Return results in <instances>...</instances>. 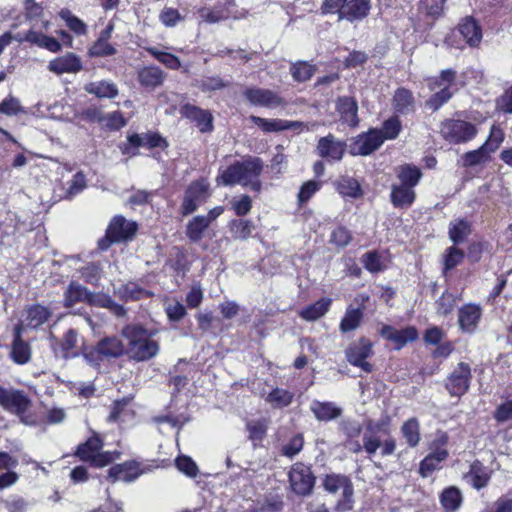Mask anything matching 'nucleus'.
Here are the masks:
<instances>
[{
  "instance_id": "obj_1",
  "label": "nucleus",
  "mask_w": 512,
  "mask_h": 512,
  "mask_svg": "<svg viewBox=\"0 0 512 512\" xmlns=\"http://www.w3.org/2000/svg\"><path fill=\"white\" fill-rule=\"evenodd\" d=\"M263 168V161L259 157L247 156L241 161L219 168L216 182L223 186L241 185L259 192L262 188L260 175Z\"/></svg>"
},
{
  "instance_id": "obj_2",
  "label": "nucleus",
  "mask_w": 512,
  "mask_h": 512,
  "mask_svg": "<svg viewBox=\"0 0 512 512\" xmlns=\"http://www.w3.org/2000/svg\"><path fill=\"white\" fill-rule=\"evenodd\" d=\"M155 333L140 324H128L122 329V336L127 341V355L137 362L154 358L159 353V344L152 337Z\"/></svg>"
},
{
  "instance_id": "obj_3",
  "label": "nucleus",
  "mask_w": 512,
  "mask_h": 512,
  "mask_svg": "<svg viewBox=\"0 0 512 512\" xmlns=\"http://www.w3.org/2000/svg\"><path fill=\"white\" fill-rule=\"evenodd\" d=\"M103 442L98 435L94 434L85 443L77 448L76 455L92 466L102 468L119 457V453L111 451H102Z\"/></svg>"
},
{
  "instance_id": "obj_4",
  "label": "nucleus",
  "mask_w": 512,
  "mask_h": 512,
  "mask_svg": "<svg viewBox=\"0 0 512 512\" xmlns=\"http://www.w3.org/2000/svg\"><path fill=\"white\" fill-rule=\"evenodd\" d=\"M456 80V71L453 69L442 70L439 77L429 79L428 86L430 90L436 91L427 101L426 106L433 111L438 110L445 103H447L452 95L453 91L451 87L454 85Z\"/></svg>"
},
{
  "instance_id": "obj_5",
  "label": "nucleus",
  "mask_w": 512,
  "mask_h": 512,
  "mask_svg": "<svg viewBox=\"0 0 512 512\" xmlns=\"http://www.w3.org/2000/svg\"><path fill=\"white\" fill-rule=\"evenodd\" d=\"M324 488L329 493L341 492V499L337 501V512H348L353 508V485L351 481L342 475H327L323 482Z\"/></svg>"
},
{
  "instance_id": "obj_6",
  "label": "nucleus",
  "mask_w": 512,
  "mask_h": 512,
  "mask_svg": "<svg viewBox=\"0 0 512 512\" xmlns=\"http://www.w3.org/2000/svg\"><path fill=\"white\" fill-rule=\"evenodd\" d=\"M440 133L449 143L460 144L472 140L477 134V128L474 124L464 120L447 119L442 122Z\"/></svg>"
},
{
  "instance_id": "obj_7",
  "label": "nucleus",
  "mask_w": 512,
  "mask_h": 512,
  "mask_svg": "<svg viewBox=\"0 0 512 512\" xmlns=\"http://www.w3.org/2000/svg\"><path fill=\"white\" fill-rule=\"evenodd\" d=\"M209 187V182L203 178L190 183L185 191L181 205L184 216L195 212L207 200L210 196Z\"/></svg>"
},
{
  "instance_id": "obj_8",
  "label": "nucleus",
  "mask_w": 512,
  "mask_h": 512,
  "mask_svg": "<svg viewBox=\"0 0 512 512\" xmlns=\"http://www.w3.org/2000/svg\"><path fill=\"white\" fill-rule=\"evenodd\" d=\"M373 354L372 343L369 339L362 337L356 342H352L345 350L347 361L355 367L360 368L366 373L373 371V366L367 359Z\"/></svg>"
},
{
  "instance_id": "obj_9",
  "label": "nucleus",
  "mask_w": 512,
  "mask_h": 512,
  "mask_svg": "<svg viewBox=\"0 0 512 512\" xmlns=\"http://www.w3.org/2000/svg\"><path fill=\"white\" fill-rule=\"evenodd\" d=\"M471 378L469 364L460 362L447 377L445 387L451 396L460 397L468 391Z\"/></svg>"
},
{
  "instance_id": "obj_10",
  "label": "nucleus",
  "mask_w": 512,
  "mask_h": 512,
  "mask_svg": "<svg viewBox=\"0 0 512 512\" xmlns=\"http://www.w3.org/2000/svg\"><path fill=\"white\" fill-rule=\"evenodd\" d=\"M243 96L253 106L273 109L284 104L283 98L277 92L270 89L259 87L247 88Z\"/></svg>"
},
{
  "instance_id": "obj_11",
  "label": "nucleus",
  "mask_w": 512,
  "mask_h": 512,
  "mask_svg": "<svg viewBox=\"0 0 512 512\" xmlns=\"http://www.w3.org/2000/svg\"><path fill=\"white\" fill-rule=\"evenodd\" d=\"M289 481L292 490L299 495H308L314 486V476L308 466L297 463L290 473Z\"/></svg>"
},
{
  "instance_id": "obj_12",
  "label": "nucleus",
  "mask_w": 512,
  "mask_h": 512,
  "mask_svg": "<svg viewBox=\"0 0 512 512\" xmlns=\"http://www.w3.org/2000/svg\"><path fill=\"white\" fill-rule=\"evenodd\" d=\"M383 144V136L377 129H371L367 133L358 135L350 145L352 155L367 156L377 150Z\"/></svg>"
},
{
  "instance_id": "obj_13",
  "label": "nucleus",
  "mask_w": 512,
  "mask_h": 512,
  "mask_svg": "<svg viewBox=\"0 0 512 512\" xmlns=\"http://www.w3.org/2000/svg\"><path fill=\"white\" fill-rule=\"evenodd\" d=\"M31 404L27 395L20 390L6 389L0 386V405L7 411L22 415Z\"/></svg>"
},
{
  "instance_id": "obj_14",
  "label": "nucleus",
  "mask_w": 512,
  "mask_h": 512,
  "mask_svg": "<svg viewBox=\"0 0 512 512\" xmlns=\"http://www.w3.org/2000/svg\"><path fill=\"white\" fill-rule=\"evenodd\" d=\"M493 475V470L485 466L480 460H474L469 470L463 474V480L473 489L480 491L486 488Z\"/></svg>"
},
{
  "instance_id": "obj_15",
  "label": "nucleus",
  "mask_w": 512,
  "mask_h": 512,
  "mask_svg": "<svg viewBox=\"0 0 512 512\" xmlns=\"http://www.w3.org/2000/svg\"><path fill=\"white\" fill-rule=\"evenodd\" d=\"M137 223L134 221L127 220L123 216H115L108 228L107 237L110 242H122L132 239L137 231Z\"/></svg>"
},
{
  "instance_id": "obj_16",
  "label": "nucleus",
  "mask_w": 512,
  "mask_h": 512,
  "mask_svg": "<svg viewBox=\"0 0 512 512\" xmlns=\"http://www.w3.org/2000/svg\"><path fill=\"white\" fill-rule=\"evenodd\" d=\"M346 144L329 134L319 139L316 150L327 161H340L345 153Z\"/></svg>"
},
{
  "instance_id": "obj_17",
  "label": "nucleus",
  "mask_w": 512,
  "mask_h": 512,
  "mask_svg": "<svg viewBox=\"0 0 512 512\" xmlns=\"http://www.w3.org/2000/svg\"><path fill=\"white\" fill-rule=\"evenodd\" d=\"M82 69L83 65L80 57L72 52L59 56L48 64V70L56 75L65 73L76 74Z\"/></svg>"
},
{
  "instance_id": "obj_18",
  "label": "nucleus",
  "mask_w": 512,
  "mask_h": 512,
  "mask_svg": "<svg viewBox=\"0 0 512 512\" xmlns=\"http://www.w3.org/2000/svg\"><path fill=\"white\" fill-rule=\"evenodd\" d=\"M380 335L394 343L395 348L399 350L407 343L415 341L418 338V331L413 326L398 330L390 325H384L380 330Z\"/></svg>"
},
{
  "instance_id": "obj_19",
  "label": "nucleus",
  "mask_w": 512,
  "mask_h": 512,
  "mask_svg": "<svg viewBox=\"0 0 512 512\" xmlns=\"http://www.w3.org/2000/svg\"><path fill=\"white\" fill-rule=\"evenodd\" d=\"M182 113L186 118L196 123L200 132L207 133L213 130V116L208 110L186 104L182 108Z\"/></svg>"
},
{
  "instance_id": "obj_20",
  "label": "nucleus",
  "mask_w": 512,
  "mask_h": 512,
  "mask_svg": "<svg viewBox=\"0 0 512 512\" xmlns=\"http://www.w3.org/2000/svg\"><path fill=\"white\" fill-rule=\"evenodd\" d=\"M142 471L139 464L135 461H128L122 464L112 466L108 471V477L113 481L133 482Z\"/></svg>"
},
{
  "instance_id": "obj_21",
  "label": "nucleus",
  "mask_w": 512,
  "mask_h": 512,
  "mask_svg": "<svg viewBox=\"0 0 512 512\" xmlns=\"http://www.w3.org/2000/svg\"><path fill=\"white\" fill-rule=\"evenodd\" d=\"M336 110L340 114V118L344 123L351 127H356L358 125V105L354 98L348 96L338 98Z\"/></svg>"
},
{
  "instance_id": "obj_22",
  "label": "nucleus",
  "mask_w": 512,
  "mask_h": 512,
  "mask_svg": "<svg viewBox=\"0 0 512 512\" xmlns=\"http://www.w3.org/2000/svg\"><path fill=\"white\" fill-rule=\"evenodd\" d=\"M448 450H436L427 454L419 464V474L423 478L431 476L435 471L441 469V464L448 458Z\"/></svg>"
},
{
  "instance_id": "obj_23",
  "label": "nucleus",
  "mask_w": 512,
  "mask_h": 512,
  "mask_svg": "<svg viewBox=\"0 0 512 512\" xmlns=\"http://www.w3.org/2000/svg\"><path fill=\"white\" fill-rule=\"evenodd\" d=\"M310 410L317 420L325 422L335 420L342 414L341 407L328 401L313 400L310 404Z\"/></svg>"
},
{
  "instance_id": "obj_24",
  "label": "nucleus",
  "mask_w": 512,
  "mask_h": 512,
  "mask_svg": "<svg viewBox=\"0 0 512 512\" xmlns=\"http://www.w3.org/2000/svg\"><path fill=\"white\" fill-rule=\"evenodd\" d=\"M371 9L370 0H347L344 9L341 10V20L350 22L365 18Z\"/></svg>"
},
{
  "instance_id": "obj_25",
  "label": "nucleus",
  "mask_w": 512,
  "mask_h": 512,
  "mask_svg": "<svg viewBox=\"0 0 512 512\" xmlns=\"http://www.w3.org/2000/svg\"><path fill=\"white\" fill-rule=\"evenodd\" d=\"M230 1H222L213 8L202 7L198 10L199 17L203 22L214 24L230 17Z\"/></svg>"
},
{
  "instance_id": "obj_26",
  "label": "nucleus",
  "mask_w": 512,
  "mask_h": 512,
  "mask_svg": "<svg viewBox=\"0 0 512 512\" xmlns=\"http://www.w3.org/2000/svg\"><path fill=\"white\" fill-rule=\"evenodd\" d=\"M392 105L397 114L407 115L415 111V98L413 93L404 88H398L392 99Z\"/></svg>"
},
{
  "instance_id": "obj_27",
  "label": "nucleus",
  "mask_w": 512,
  "mask_h": 512,
  "mask_svg": "<svg viewBox=\"0 0 512 512\" xmlns=\"http://www.w3.org/2000/svg\"><path fill=\"white\" fill-rule=\"evenodd\" d=\"M459 33L470 47H478L482 40V29L471 17L462 20L458 27Z\"/></svg>"
},
{
  "instance_id": "obj_28",
  "label": "nucleus",
  "mask_w": 512,
  "mask_h": 512,
  "mask_svg": "<svg viewBox=\"0 0 512 512\" xmlns=\"http://www.w3.org/2000/svg\"><path fill=\"white\" fill-rule=\"evenodd\" d=\"M481 308L478 305L467 304L459 310L458 321L460 328L466 332H473L481 317Z\"/></svg>"
},
{
  "instance_id": "obj_29",
  "label": "nucleus",
  "mask_w": 512,
  "mask_h": 512,
  "mask_svg": "<svg viewBox=\"0 0 512 512\" xmlns=\"http://www.w3.org/2000/svg\"><path fill=\"white\" fill-rule=\"evenodd\" d=\"M251 121L264 132H279L288 129H296L302 126L300 122H293L281 119H265L259 116H251Z\"/></svg>"
},
{
  "instance_id": "obj_30",
  "label": "nucleus",
  "mask_w": 512,
  "mask_h": 512,
  "mask_svg": "<svg viewBox=\"0 0 512 512\" xmlns=\"http://www.w3.org/2000/svg\"><path fill=\"white\" fill-rule=\"evenodd\" d=\"M416 194L413 188L401 184H394L391 188L390 199L394 207L405 209L410 207Z\"/></svg>"
},
{
  "instance_id": "obj_31",
  "label": "nucleus",
  "mask_w": 512,
  "mask_h": 512,
  "mask_svg": "<svg viewBox=\"0 0 512 512\" xmlns=\"http://www.w3.org/2000/svg\"><path fill=\"white\" fill-rule=\"evenodd\" d=\"M439 500L445 512H455L463 503V495L458 487L449 486L441 492Z\"/></svg>"
},
{
  "instance_id": "obj_32",
  "label": "nucleus",
  "mask_w": 512,
  "mask_h": 512,
  "mask_svg": "<svg viewBox=\"0 0 512 512\" xmlns=\"http://www.w3.org/2000/svg\"><path fill=\"white\" fill-rule=\"evenodd\" d=\"M85 91L98 98H115L118 95L117 85L109 80L90 82L85 85Z\"/></svg>"
},
{
  "instance_id": "obj_33",
  "label": "nucleus",
  "mask_w": 512,
  "mask_h": 512,
  "mask_svg": "<svg viewBox=\"0 0 512 512\" xmlns=\"http://www.w3.org/2000/svg\"><path fill=\"white\" fill-rule=\"evenodd\" d=\"M209 226L203 215H197L188 221L185 234L191 242L198 243L203 239Z\"/></svg>"
},
{
  "instance_id": "obj_34",
  "label": "nucleus",
  "mask_w": 512,
  "mask_h": 512,
  "mask_svg": "<svg viewBox=\"0 0 512 512\" xmlns=\"http://www.w3.org/2000/svg\"><path fill=\"white\" fill-rule=\"evenodd\" d=\"M124 346L117 337H106L99 341L96 353L107 358H117L123 354Z\"/></svg>"
},
{
  "instance_id": "obj_35",
  "label": "nucleus",
  "mask_w": 512,
  "mask_h": 512,
  "mask_svg": "<svg viewBox=\"0 0 512 512\" xmlns=\"http://www.w3.org/2000/svg\"><path fill=\"white\" fill-rule=\"evenodd\" d=\"M139 82L147 88L160 86L165 80V73L156 66L143 68L138 75Z\"/></svg>"
},
{
  "instance_id": "obj_36",
  "label": "nucleus",
  "mask_w": 512,
  "mask_h": 512,
  "mask_svg": "<svg viewBox=\"0 0 512 512\" xmlns=\"http://www.w3.org/2000/svg\"><path fill=\"white\" fill-rule=\"evenodd\" d=\"M331 300L322 298L315 303L301 309L299 316L306 321H315L324 316L330 307Z\"/></svg>"
},
{
  "instance_id": "obj_37",
  "label": "nucleus",
  "mask_w": 512,
  "mask_h": 512,
  "mask_svg": "<svg viewBox=\"0 0 512 512\" xmlns=\"http://www.w3.org/2000/svg\"><path fill=\"white\" fill-rule=\"evenodd\" d=\"M422 177L421 170L412 164L401 165L397 170V178L401 185L409 186L414 189Z\"/></svg>"
},
{
  "instance_id": "obj_38",
  "label": "nucleus",
  "mask_w": 512,
  "mask_h": 512,
  "mask_svg": "<svg viewBox=\"0 0 512 512\" xmlns=\"http://www.w3.org/2000/svg\"><path fill=\"white\" fill-rule=\"evenodd\" d=\"M90 291L79 283L71 282L65 292V306L72 307L78 302H89Z\"/></svg>"
},
{
  "instance_id": "obj_39",
  "label": "nucleus",
  "mask_w": 512,
  "mask_h": 512,
  "mask_svg": "<svg viewBox=\"0 0 512 512\" xmlns=\"http://www.w3.org/2000/svg\"><path fill=\"white\" fill-rule=\"evenodd\" d=\"M336 189L343 197L353 199L359 198L363 194L359 182L349 176H343L337 180Z\"/></svg>"
},
{
  "instance_id": "obj_40",
  "label": "nucleus",
  "mask_w": 512,
  "mask_h": 512,
  "mask_svg": "<svg viewBox=\"0 0 512 512\" xmlns=\"http://www.w3.org/2000/svg\"><path fill=\"white\" fill-rule=\"evenodd\" d=\"M115 294L125 301L139 300L149 295L145 289L134 282L122 284L115 289Z\"/></svg>"
},
{
  "instance_id": "obj_41",
  "label": "nucleus",
  "mask_w": 512,
  "mask_h": 512,
  "mask_svg": "<svg viewBox=\"0 0 512 512\" xmlns=\"http://www.w3.org/2000/svg\"><path fill=\"white\" fill-rule=\"evenodd\" d=\"M401 433L409 447H416L420 442V424L416 418L405 421L401 427Z\"/></svg>"
},
{
  "instance_id": "obj_42",
  "label": "nucleus",
  "mask_w": 512,
  "mask_h": 512,
  "mask_svg": "<svg viewBox=\"0 0 512 512\" xmlns=\"http://www.w3.org/2000/svg\"><path fill=\"white\" fill-rule=\"evenodd\" d=\"M471 233L470 222L464 219H456L449 225V238L455 244L462 243Z\"/></svg>"
},
{
  "instance_id": "obj_43",
  "label": "nucleus",
  "mask_w": 512,
  "mask_h": 512,
  "mask_svg": "<svg viewBox=\"0 0 512 512\" xmlns=\"http://www.w3.org/2000/svg\"><path fill=\"white\" fill-rule=\"evenodd\" d=\"M363 319V312L360 308H348L340 322V331L347 333L356 330Z\"/></svg>"
},
{
  "instance_id": "obj_44",
  "label": "nucleus",
  "mask_w": 512,
  "mask_h": 512,
  "mask_svg": "<svg viewBox=\"0 0 512 512\" xmlns=\"http://www.w3.org/2000/svg\"><path fill=\"white\" fill-rule=\"evenodd\" d=\"M11 357L17 364H25L30 360V347L20 338L19 333L15 335V339L12 344Z\"/></svg>"
},
{
  "instance_id": "obj_45",
  "label": "nucleus",
  "mask_w": 512,
  "mask_h": 512,
  "mask_svg": "<svg viewBox=\"0 0 512 512\" xmlns=\"http://www.w3.org/2000/svg\"><path fill=\"white\" fill-rule=\"evenodd\" d=\"M315 71L316 67L306 61L293 63L290 68V73L297 82L308 81L314 75Z\"/></svg>"
},
{
  "instance_id": "obj_46",
  "label": "nucleus",
  "mask_w": 512,
  "mask_h": 512,
  "mask_svg": "<svg viewBox=\"0 0 512 512\" xmlns=\"http://www.w3.org/2000/svg\"><path fill=\"white\" fill-rule=\"evenodd\" d=\"M59 16L65 21L67 27L76 35L82 36L87 33V25L80 18L73 15L69 9H62L59 12Z\"/></svg>"
},
{
  "instance_id": "obj_47",
  "label": "nucleus",
  "mask_w": 512,
  "mask_h": 512,
  "mask_svg": "<svg viewBox=\"0 0 512 512\" xmlns=\"http://www.w3.org/2000/svg\"><path fill=\"white\" fill-rule=\"evenodd\" d=\"M293 399V393L288 390L275 388L266 397V401L274 408L287 407Z\"/></svg>"
},
{
  "instance_id": "obj_48",
  "label": "nucleus",
  "mask_w": 512,
  "mask_h": 512,
  "mask_svg": "<svg viewBox=\"0 0 512 512\" xmlns=\"http://www.w3.org/2000/svg\"><path fill=\"white\" fill-rule=\"evenodd\" d=\"M78 334L76 330L69 329L63 337V340L59 343L61 356L63 358H70L77 355L74 349L77 346Z\"/></svg>"
},
{
  "instance_id": "obj_49",
  "label": "nucleus",
  "mask_w": 512,
  "mask_h": 512,
  "mask_svg": "<svg viewBox=\"0 0 512 512\" xmlns=\"http://www.w3.org/2000/svg\"><path fill=\"white\" fill-rule=\"evenodd\" d=\"M146 51L151 54L154 58H156L160 63L165 65L168 69L178 70L181 67L180 59L167 52H162L156 47H147Z\"/></svg>"
},
{
  "instance_id": "obj_50",
  "label": "nucleus",
  "mask_w": 512,
  "mask_h": 512,
  "mask_svg": "<svg viewBox=\"0 0 512 512\" xmlns=\"http://www.w3.org/2000/svg\"><path fill=\"white\" fill-rule=\"evenodd\" d=\"M364 268L371 273H379L385 269L382 256L377 251H368L361 257Z\"/></svg>"
},
{
  "instance_id": "obj_51",
  "label": "nucleus",
  "mask_w": 512,
  "mask_h": 512,
  "mask_svg": "<svg viewBox=\"0 0 512 512\" xmlns=\"http://www.w3.org/2000/svg\"><path fill=\"white\" fill-rule=\"evenodd\" d=\"M49 316L50 312L47 308L40 305L32 306L27 311L28 326L36 328L45 323Z\"/></svg>"
},
{
  "instance_id": "obj_52",
  "label": "nucleus",
  "mask_w": 512,
  "mask_h": 512,
  "mask_svg": "<svg viewBox=\"0 0 512 512\" xmlns=\"http://www.w3.org/2000/svg\"><path fill=\"white\" fill-rule=\"evenodd\" d=\"M0 113L6 116H16L18 114H25L26 110L21 105L19 99L9 95L0 102Z\"/></svg>"
},
{
  "instance_id": "obj_53",
  "label": "nucleus",
  "mask_w": 512,
  "mask_h": 512,
  "mask_svg": "<svg viewBox=\"0 0 512 512\" xmlns=\"http://www.w3.org/2000/svg\"><path fill=\"white\" fill-rule=\"evenodd\" d=\"M248 438L256 444L262 441L267 432V424L265 420H252L246 424Z\"/></svg>"
},
{
  "instance_id": "obj_54",
  "label": "nucleus",
  "mask_w": 512,
  "mask_h": 512,
  "mask_svg": "<svg viewBox=\"0 0 512 512\" xmlns=\"http://www.w3.org/2000/svg\"><path fill=\"white\" fill-rule=\"evenodd\" d=\"M127 120L121 112L114 111L104 114L102 125L110 131H116L126 126Z\"/></svg>"
},
{
  "instance_id": "obj_55",
  "label": "nucleus",
  "mask_w": 512,
  "mask_h": 512,
  "mask_svg": "<svg viewBox=\"0 0 512 512\" xmlns=\"http://www.w3.org/2000/svg\"><path fill=\"white\" fill-rule=\"evenodd\" d=\"M91 57H106L116 54V49L108 40L97 39L88 51Z\"/></svg>"
},
{
  "instance_id": "obj_56",
  "label": "nucleus",
  "mask_w": 512,
  "mask_h": 512,
  "mask_svg": "<svg viewBox=\"0 0 512 512\" xmlns=\"http://www.w3.org/2000/svg\"><path fill=\"white\" fill-rule=\"evenodd\" d=\"M384 139H395L401 131V122L397 116L387 119L379 130Z\"/></svg>"
},
{
  "instance_id": "obj_57",
  "label": "nucleus",
  "mask_w": 512,
  "mask_h": 512,
  "mask_svg": "<svg viewBox=\"0 0 512 512\" xmlns=\"http://www.w3.org/2000/svg\"><path fill=\"white\" fill-rule=\"evenodd\" d=\"M321 182L309 180L305 182L298 192V202L300 205L308 202L311 197L320 190Z\"/></svg>"
},
{
  "instance_id": "obj_58",
  "label": "nucleus",
  "mask_w": 512,
  "mask_h": 512,
  "mask_svg": "<svg viewBox=\"0 0 512 512\" xmlns=\"http://www.w3.org/2000/svg\"><path fill=\"white\" fill-rule=\"evenodd\" d=\"M175 464L177 469L188 477H196L199 472L196 463L188 456L182 455L177 457Z\"/></svg>"
},
{
  "instance_id": "obj_59",
  "label": "nucleus",
  "mask_w": 512,
  "mask_h": 512,
  "mask_svg": "<svg viewBox=\"0 0 512 512\" xmlns=\"http://www.w3.org/2000/svg\"><path fill=\"white\" fill-rule=\"evenodd\" d=\"M159 20L166 27H174L183 20V17L177 9L164 7L159 15Z\"/></svg>"
},
{
  "instance_id": "obj_60",
  "label": "nucleus",
  "mask_w": 512,
  "mask_h": 512,
  "mask_svg": "<svg viewBox=\"0 0 512 512\" xmlns=\"http://www.w3.org/2000/svg\"><path fill=\"white\" fill-rule=\"evenodd\" d=\"M490 152L482 145L477 150L467 152L463 156L464 165L474 166L487 160Z\"/></svg>"
},
{
  "instance_id": "obj_61",
  "label": "nucleus",
  "mask_w": 512,
  "mask_h": 512,
  "mask_svg": "<svg viewBox=\"0 0 512 512\" xmlns=\"http://www.w3.org/2000/svg\"><path fill=\"white\" fill-rule=\"evenodd\" d=\"M456 298L453 294L443 293L436 302V310L440 315H448L454 310Z\"/></svg>"
},
{
  "instance_id": "obj_62",
  "label": "nucleus",
  "mask_w": 512,
  "mask_h": 512,
  "mask_svg": "<svg viewBox=\"0 0 512 512\" xmlns=\"http://www.w3.org/2000/svg\"><path fill=\"white\" fill-rule=\"evenodd\" d=\"M254 226L249 220H236L232 222V232L235 237L247 239L253 232Z\"/></svg>"
},
{
  "instance_id": "obj_63",
  "label": "nucleus",
  "mask_w": 512,
  "mask_h": 512,
  "mask_svg": "<svg viewBox=\"0 0 512 512\" xmlns=\"http://www.w3.org/2000/svg\"><path fill=\"white\" fill-rule=\"evenodd\" d=\"M352 240V235L345 227H337L331 233L330 242L338 247L347 246Z\"/></svg>"
},
{
  "instance_id": "obj_64",
  "label": "nucleus",
  "mask_w": 512,
  "mask_h": 512,
  "mask_svg": "<svg viewBox=\"0 0 512 512\" xmlns=\"http://www.w3.org/2000/svg\"><path fill=\"white\" fill-rule=\"evenodd\" d=\"M494 419L499 423L512 420V400L507 399L496 408Z\"/></svg>"
}]
</instances>
